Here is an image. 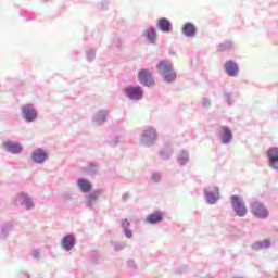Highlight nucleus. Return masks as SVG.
<instances>
[{
    "instance_id": "nucleus-31",
    "label": "nucleus",
    "mask_w": 278,
    "mask_h": 278,
    "mask_svg": "<svg viewBox=\"0 0 278 278\" xmlns=\"http://www.w3.org/2000/svg\"><path fill=\"white\" fill-rule=\"evenodd\" d=\"M142 96H143V91L142 89L140 90V99H142Z\"/></svg>"
},
{
    "instance_id": "nucleus-18",
    "label": "nucleus",
    "mask_w": 278,
    "mask_h": 278,
    "mask_svg": "<svg viewBox=\"0 0 278 278\" xmlns=\"http://www.w3.org/2000/svg\"><path fill=\"white\" fill-rule=\"evenodd\" d=\"M270 247V240L264 239L262 241H256L252 243L251 249L253 251H262V249H269Z\"/></svg>"
},
{
    "instance_id": "nucleus-20",
    "label": "nucleus",
    "mask_w": 278,
    "mask_h": 278,
    "mask_svg": "<svg viewBox=\"0 0 278 278\" xmlns=\"http://www.w3.org/2000/svg\"><path fill=\"white\" fill-rule=\"evenodd\" d=\"M177 162L178 164H180V166H186V164L190 162V154L188 153V151L186 150L180 151V153L177 156Z\"/></svg>"
},
{
    "instance_id": "nucleus-27",
    "label": "nucleus",
    "mask_w": 278,
    "mask_h": 278,
    "mask_svg": "<svg viewBox=\"0 0 278 278\" xmlns=\"http://www.w3.org/2000/svg\"><path fill=\"white\" fill-rule=\"evenodd\" d=\"M152 181H154L155 184H159V181H162V173L160 172L152 173Z\"/></svg>"
},
{
    "instance_id": "nucleus-4",
    "label": "nucleus",
    "mask_w": 278,
    "mask_h": 278,
    "mask_svg": "<svg viewBox=\"0 0 278 278\" xmlns=\"http://www.w3.org/2000/svg\"><path fill=\"white\" fill-rule=\"evenodd\" d=\"M250 210L253 216H255V218H260L261 220H266V218L269 216L268 208H266V205L260 201H252L250 203Z\"/></svg>"
},
{
    "instance_id": "nucleus-13",
    "label": "nucleus",
    "mask_w": 278,
    "mask_h": 278,
    "mask_svg": "<svg viewBox=\"0 0 278 278\" xmlns=\"http://www.w3.org/2000/svg\"><path fill=\"white\" fill-rule=\"evenodd\" d=\"M149 225H157L164 220V213L156 211L146 217Z\"/></svg>"
},
{
    "instance_id": "nucleus-17",
    "label": "nucleus",
    "mask_w": 278,
    "mask_h": 278,
    "mask_svg": "<svg viewBox=\"0 0 278 278\" xmlns=\"http://www.w3.org/2000/svg\"><path fill=\"white\" fill-rule=\"evenodd\" d=\"M62 247L65 251H71L75 247V237L73 235H67L62 240Z\"/></svg>"
},
{
    "instance_id": "nucleus-8",
    "label": "nucleus",
    "mask_w": 278,
    "mask_h": 278,
    "mask_svg": "<svg viewBox=\"0 0 278 278\" xmlns=\"http://www.w3.org/2000/svg\"><path fill=\"white\" fill-rule=\"evenodd\" d=\"M140 84L147 86V88L155 85V78H153V74L149 70H140Z\"/></svg>"
},
{
    "instance_id": "nucleus-26",
    "label": "nucleus",
    "mask_w": 278,
    "mask_h": 278,
    "mask_svg": "<svg viewBox=\"0 0 278 278\" xmlns=\"http://www.w3.org/2000/svg\"><path fill=\"white\" fill-rule=\"evenodd\" d=\"M202 108L204 110H210V108H212V100H210V98H203L202 99Z\"/></svg>"
},
{
    "instance_id": "nucleus-12",
    "label": "nucleus",
    "mask_w": 278,
    "mask_h": 278,
    "mask_svg": "<svg viewBox=\"0 0 278 278\" xmlns=\"http://www.w3.org/2000/svg\"><path fill=\"white\" fill-rule=\"evenodd\" d=\"M142 36L144 40H147L148 45H155L157 42V33H155L154 27L143 30Z\"/></svg>"
},
{
    "instance_id": "nucleus-14",
    "label": "nucleus",
    "mask_w": 278,
    "mask_h": 278,
    "mask_svg": "<svg viewBox=\"0 0 278 278\" xmlns=\"http://www.w3.org/2000/svg\"><path fill=\"white\" fill-rule=\"evenodd\" d=\"M23 114L24 118L29 123H31V121H36V117L38 116V113L36 110H34V108H31V105L24 106Z\"/></svg>"
},
{
    "instance_id": "nucleus-6",
    "label": "nucleus",
    "mask_w": 278,
    "mask_h": 278,
    "mask_svg": "<svg viewBox=\"0 0 278 278\" xmlns=\"http://www.w3.org/2000/svg\"><path fill=\"white\" fill-rule=\"evenodd\" d=\"M155 140H157V131L155 128L149 127L144 129L141 136V142L144 147H151L155 144Z\"/></svg>"
},
{
    "instance_id": "nucleus-30",
    "label": "nucleus",
    "mask_w": 278,
    "mask_h": 278,
    "mask_svg": "<svg viewBox=\"0 0 278 278\" xmlns=\"http://www.w3.org/2000/svg\"><path fill=\"white\" fill-rule=\"evenodd\" d=\"M94 201H97V197H96V195H90V197H89V203H90V205H92V203H94Z\"/></svg>"
},
{
    "instance_id": "nucleus-3",
    "label": "nucleus",
    "mask_w": 278,
    "mask_h": 278,
    "mask_svg": "<svg viewBox=\"0 0 278 278\" xmlns=\"http://www.w3.org/2000/svg\"><path fill=\"white\" fill-rule=\"evenodd\" d=\"M203 194L207 205H216L220 201V190L216 186L205 187Z\"/></svg>"
},
{
    "instance_id": "nucleus-23",
    "label": "nucleus",
    "mask_w": 278,
    "mask_h": 278,
    "mask_svg": "<svg viewBox=\"0 0 278 278\" xmlns=\"http://www.w3.org/2000/svg\"><path fill=\"white\" fill-rule=\"evenodd\" d=\"M125 92L129 99H140V90L135 87H128Z\"/></svg>"
},
{
    "instance_id": "nucleus-19",
    "label": "nucleus",
    "mask_w": 278,
    "mask_h": 278,
    "mask_svg": "<svg viewBox=\"0 0 278 278\" xmlns=\"http://www.w3.org/2000/svg\"><path fill=\"white\" fill-rule=\"evenodd\" d=\"M17 202L20 205H26L28 210H30V207H34V202H31V200H29V197H27V194L25 193H21L17 197Z\"/></svg>"
},
{
    "instance_id": "nucleus-21",
    "label": "nucleus",
    "mask_w": 278,
    "mask_h": 278,
    "mask_svg": "<svg viewBox=\"0 0 278 278\" xmlns=\"http://www.w3.org/2000/svg\"><path fill=\"white\" fill-rule=\"evenodd\" d=\"M173 155V146L165 144V147L160 151V157L163 160H170Z\"/></svg>"
},
{
    "instance_id": "nucleus-7",
    "label": "nucleus",
    "mask_w": 278,
    "mask_h": 278,
    "mask_svg": "<svg viewBox=\"0 0 278 278\" xmlns=\"http://www.w3.org/2000/svg\"><path fill=\"white\" fill-rule=\"evenodd\" d=\"M224 71L228 77H236L240 73L238 63L233 60H228L224 63Z\"/></svg>"
},
{
    "instance_id": "nucleus-2",
    "label": "nucleus",
    "mask_w": 278,
    "mask_h": 278,
    "mask_svg": "<svg viewBox=\"0 0 278 278\" xmlns=\"http://www.w3.org/2000/svg\"><path fill=\"white\" fill-rule=\"evenodd\" d=\"M230 203L233 213L236 214V216H239V218H244V216L249 214L247 204L244 203V200H242L240 195H231Z\"/></svg>"
},
{
    "instance_id": "nucleus-25",
    "label": "nucleus",
    "mask_w": 278,
    "mask_h": 278,
    "mask_svg": "<svg viewBox=\"0 0 278 278\" xmlns=\"http://www.w3.org/2000/svg\"><path fill=\"white\" fill-rule=\"evenodd\" d=\"M237 96L232 92L225 91L224 92V101L227 102V105H233L236 103Z\"/></svg>"
},
{
    "instance_id": "nucleus-29",
    "label": "nucleus",
    "mask_w": 278,
    "mask_h": 278,
    "mask_svg": "<svg viewBox=\"0 0 278 278\" xmlns=\"http://www.w3.org/2000/svg\"><path fill=\"white\" fill-rule=\"evenodd\" d=\"M122 227H123V229H127V227H129V220L124 219L122 223Z\"/></svg>"
},
{
    "instance_id": "nucleus-16",
    "label": "nucleus",
    "mask_w": 278,
    "mask_h": 278,
    "mask_svg": "<svg viewBox=\"0 0 278 278\" xmlns=\"http://www.w3.org/2000/svg\"><path fill=\"white\" fill-rule=\"evenodd\" d=\"M4 149L9 151V153H21L23 151V147H21V143H14L12 141H5L2 143Z\"/></svg>"
},
{
    "instance_id": "nucleus-1",
    "label": "nucleus",
    "mask_w": 278,
    "mask_h": 278,
    "mask_svg": "<svg viewBox=\"0 0 278 278\" xmlns=\"http://www.w3.org/2000/svg\"><path fill=\"white\" fill-rule=\"evenodd\" d=\"M156 71L165 84H173L177 79V72H175L173 63L168 60L159 62L156 64Z\"/></svg>"
},
{
    "instance_id": "nucleus-11",
    "label": "nucleus",
    "mask_w": 278,
    "mask_h": 278,
    "mask_svg": "<svg viewBox=\"0 0 278 278\" xmlns=\"http://www.w3.org/2000/svg\"><path fill=\"white\" fill-rule=\"evenodd\" d=\"M181 33L186 38H194V36H197V26L191 22H187L184 24Z\"/></svg>"
},
{
    "instance_id": "nucleus-22",
    "label": "nucleus",
    "mask_w": 278,
    "mask_h": 278,
    "mask_svg": "<svg viewBox=\"0 0 278 278\" xmlns=\"http://www.w3.org/2000/svg\"><path fill=\"white\" fill-rule=\"evenodd\" d=\"M78 188L81 190V192H90L92 190V184L84 178H80L78 179Z\"/></svg>"
},
{
    "instance_id": "nucleus-15",
    "label": "nucleus",
    "mask_w": 278,
    "mask_h": 278,
    "mask_svg": "<svg viewBox=\"0 0 278 278\" xmlns=\"http://www.w3.org/2000/svg\"><path fill=\"white\" fill-rule=\"evenodd\" d=\"M31 160L33 162H37L38 164H42L45 160H47V152L42 149H37L31 152Z\"/></svg>"
},
{
    "instance_id": "nucleus-5",
    "label": "nucleus",
    "mask_w": 278,
    "mask_h": 278,
    "mask_svg": "<svg viewBox=\"0 0 278 278\" xmlns=\"http://www.w3.org/2000/svg\"><path fill=\"white\" fill-rule=\"evenodd\" d=\"M217 135L220 141V144H231L233 141V131L229 126L222 125L217 129Z\"/></svg>"
},
{
    "instance_id": "nucleus-28",
    "label": "nucleus",
    "mask_w": 278,
    "mask_h": 278,
    "mask_svg": "<svg viewBox=\"0 0 278 278\" xmlns=\"http://www.w3.org/2000/svg\"><path fill=\"white\" fill-rule=\"evenodd\" d=\"M124 233H125V236H126V238H131V236H134L132 235V232H131V230H129V229H124Z\"/></svg>"
},
{
    "instance_id": "nucleus-10",
    "label": "nucleus",
    "mask_w": 278,
    "mask_h": 278,
    "mask_svg": "<svg viewBox=\"0 0 278 278\" xmlns=\"http://www.w3.org/2000/svg\"><path fill=\"white\" fill-rule=\"evenodd\" d=\"M156 27L163 34H170V31H173V23L166 17L159 18L156 22Z\"/></svg>"
},
{
    "instance_id": "nucleus-9",
    "label": "nucleus",
    "mask_w": 278,
    "mask_h": 278,
    "mask_svg": "<svg viewBox=\"0 0 278 278\" xmlns=\"http://www.w3.org/2000/svg\"><path fill=\"white\" fill-rule=\"evenodd\" d=\"M267 159L269 168H273V170H278V148L274 147L267 150Z\"/></svg>"
},
{
    "instance_id": "nucleus-24",
    "label": "nucleus",
    "mask_w": 278,
    "mask_h": 278,
    "mask_svg": "<svg viewBox=\"0 0 278 278\" xmlns=\"http://www.w3.org/2000/svg\"><path fill=\"white\" fill-rule=\"evenodd\" d=\"M232 48H233L232 41H224L222 43H218L217 51L219 52L231 51Z\"/></svg>"
}]
</instances>
